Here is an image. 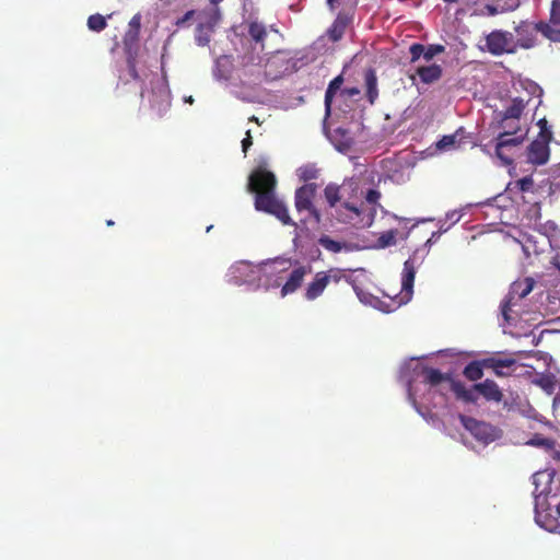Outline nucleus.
Instances as JSON below:
<instances>
[{
    "mask_svg": "<svg viewBox=\"0 0 560 560\" xmlns=\"http://www.w3.org/2000/svg\"><path fill=\"white\" fill-rule=\"evenodd\" d=\"M324 196L329 208L335 210L339 223L355 229L370 228L375 220V211L366 209L359 184L353 179L345 180L341 185L334 183L324 188Z\"/></svg>",
    "mask_w": 560,
    "mask_h": 560,
    "instance_id": "obj_1",
    "label": "nucleus"
},
{
    "mask_svg": "<svg viewBox=\"0 0 560 560\" xmlns=\"http://www.w3.org/2000/svg\"><path fill=\"white\" fill-rule=\"evenodd\" d=\"M532 478L537 524L560 534V477H556L552 470H542L535 472Z\"/></svg>",
    "mask_w": 560,
    "mask_h": 560,
    "instance_id": "obj_2",
    "label": "nucleus"
},
{
    "mask_svg": "<svg viewBox=\"0 0 560 560\" xmlns=\"http://www.w3.org/2000/svg\"><path fill=\"white\" fill-rule=\"evenodd\" d=\"M277 179L273 173L257 168L248 178V190L256 194L255 208L275 215L284 225H295L289 215L287 206L275 195Z\"/></svg>",
    "mask_w": 560,
    "mask_h": 560,
    "instance_id": "obj_3",
    "label": "nucleus"
},
{
    "mask_svg": "<svg viewBox=\"0 0 560 560\" xmlns=\"http://www.w3.org/2000/svg\"><path fill=\"white\" fill-rule=\"evenodd\" d=\"M419 250H416L411 257L404 262L401 272V287L400 291L396 292L394 296H390V305L387 306L385 312L394 311L401 305L407 304L413 294V283L417 269L420 266L422 259L418 258Z\"/></svg>",
    "mask_w": 560,
    "mask_h": 560,
    "instance_id": "obj_4",
    "label": "nucleus"
},
{
    "mask_svg": "<svg viewBox=\"0 0 560 560\" xmlns=\"http://www.w3.org/2000/svg\"><path fill=\"white\" fill-rule=\"evenodd\" d=\"M317 184L308 183L299 187L294 194V206L300 214H305L303 221H313L316 224L322 222L320 211L315 206L317 196Z\"/></svg>",
    "mask_w": 560,
    "mask_h": 560,
    "instance_id": "obj_5",
    "label": "nucleus"
},
{
    "mask_svg": "<svg viewBox=\"0 0 560 560\" xmlns=\"http://www.w3.org/2000/svg\"><path fill=\"white\" fill-rule=\"evenodd\" d=\"M273 264L281 266L279 269L280 271H285L291 266H295V268L291 271L288 280L281 288V296L283 298L294 293L298 289H300L305 276L312 272L311 265H301L298 260H294L293 262L291 259L276 258Z\"/></svg>",
    "mask_w": 560,
    "mask_h": 560,
    "instance_id": "obj_6",
    "label": "nucleus"
},
{
    "mask_svg": "<svg viewBox=\"0 0 560 560\" xmlns=\"http://www.w3.org/2000/svg\"><path fill=\"white\" fill-rule=\"evenodd\" d=\"M535 281L533 278L527 277L518 279L511 284L510 291L501 303V314L506 323L511 322V311L518 301L527 296L534 289Z\"/></svg>",
    "mask_w": 560,
    "mask_h": 560,
    "instance_id": "obj_7",
    "label": "nucleus"
},
{
    "mask_svg": "<svg viewBox=\"0 0 560 560\" xmlns=\"http://www.w3.org/2000/svg\"><path fill=\"white\" fill-rule=\"evenodd\" d=\"M486 48L493 56L516 52L513 34L502 30H494L486 36Z\"/></svg>",
    "mask_w": 560,
    "mask_h": 560,
    "instance_id": "obj_8",
    "label": "nucleus"
},
{
    "mask_svg": "<svg viewBox=\"0 0 560 560\" xmlns=\"http://www.w3.org/2000/svg\"><path fill=\"white\" fill-rule=\"evenodd\" d=\"M458 418L463 427L469 431L477 441L488 444L497 439V430L491 424L465 415H459Z\"/></svg>",
    "mask_w": 560,
    "mask_h": 560,
    "instance_id": "obj_9",
    "label": "nucleus"
},
{
    "mask_svg": "<svg viewBox=\"0 0 560 560\" xmlns=\"http://www.w3.org/2000/svg\"><path fill=\"white\" fill-rule=\"evenodd\" d=\"M220 21V11L212 8L207 20L199 22L195 28V42L199 47H206L210 44L214 28Z\"/></svg>",
    "mask_w": 560,
    "mask_h": 560,
    "instance_id": "obj_10",
    "label": "nucleus"
},
{
    "mask_svg": "<svg viewBox=\"0 0 560 560\" xmlns=\"http://www.w3.org/2000/svg\"><path fill=\"white\" fill-rule=\"evenodd\" d=\"M516 39L514 40L515 51L521 49H530L536 45L537 27L536 24L522 22L515 27Z\"/></svg>",
    "mask_w": 560,
    "mask_h": 560,
    "instance_id": "obj_11",
    "label": "nucleus"
},
{
    "mask_svg": "<svg viewBox=\"0 0 560 560\" xmlns=\"http://www.w3.org/2000/svg\"><path fill=\"white\" fill-rule=\"evenodd\" d=\"M151 108L161 118L171 108V93L166 85L159 84L152 89Z\"/></svg>",
    "mask_w": 560,
    "mask_h": 560,
    "instance_id": "obj_12",
    "label": "nucleus"
},
{
    "mask_svg": "<svg viewBox=\"0 0 560 560\" xmlns=\"http://www.w3.org/2000/svg\"><path fill=\"white\" fill-rule=\"evenodd\" d=\"M524 141V136L513 135V131L506 130L500 132L497 137L495 144V154L497 156L504 162L505 165H510L512 163V159L505 155L504 150L509 147H517Z\"/></svg>",
    "mask_w": 560,
    "mask_h": 560,
    "instance_id": "obj_13",
    "label": "nucleus"
},
{
    "mask_svg": "<svg viewBox=\"0 0 560 560\" xmlns=\"http://www.w3.org/2000/svg\"><path fill=\"white\" fill-rule=\"evenodd\" d=\"M352 21L353 13L348 11H340L327 31L328 38L334 43L339 42L343 37L346 30L350 26Z\"/></svg>",
    "mask_w": 560,
    "mask_h": 560,
    "instance_id": "obj_14",
    "label": "nucleus"
},
{
    "mask_svg": "<svg viewBox=\"0 0 560 560\" xmlns=\"http://www.w3.org/2000/svg\"><path fill=\"white\" fill-rule=\"evenodd\" d=\"M474 389L487 401L501 402L503 399V393L493 380L487 378L481 383H477L474 385Z\"/></svg>",
    "mask_w": 560,
    "mask_h": 560,
    "instance_id": "obj_15",
    "label": "nucleus"
},
{
    "mask_svg": "<svg viewBox=\"0 0 560 560\" xmlns=\"http://www.w3.org/2000/svg\"><path fill=\"white\" fill-rule=\"evenodd\" d=\"M527 159L535 165H542L549 159V147L540 140L533 141L528 147Z\"/></svg>",
    "mask_w": 560,
    "mask_h": 560,
    "instance_id": "obj_16",
    "label": "nucleus"
},
{
    "mask_svg": "<svg viewBox=\"0 0 560 560\" xmlns=\"http://www.w3.org/2000/svg\"><path fill=\"white\" fill-rule=\"evenodd\" d=\"M516 364V360L513 358H495L489 357L483 359V365L486 369H491L493 373L499 376H508L510 372H506L505 369H510Z\"/></svg>",
    "mask_w": 560,
    "mask_h": 560,
    "instance_id": "obj_17",
    "label": "nucleus"
},
{
    "mask_svg": "<svg viewBox=\"0 0 560 560\" xmlns=\"http://www.w3.org/2000/svg\"><path fill=\"white\" fill-rule=\"evenodd\" d=\"M326 276L322 271L315 273L313 280L307 284L304 298L308 301H314L319 298L327 288Z\"/></svg>",
    "mask_w": 560,
    "mask_h": 560,
    "instance_id": "obj_18",
    "label": "nucleus"
},
{
    "mask_svg": "<svg viewBox=\"0 0 560 560\" xmlns=\"http://www.w3.org/2000/svg\"><path fill=\"white\" fill-rule=\"evenodd\" d=\"M451 390L454 393L456 399L462 400L467 404H476L478 400L477 390L474 389V386L471 388H466V386L455 380H451Z\"/></svg>",
    "mask_w": 560,
    "mask_h": 560,
    "instance_id": "obj_19",
    "label": "nucleus"
},
{
    "mask_svg": "<svg viewBox=\"0 0 560 560\" xmlns=\"http://www.w3.org/2000/svg\"><path fill=\"white\" fill-rule=\"evenodd\" d=\"M521 0H494V3H487L485 10L491 16L516 10Z\"/></svg>",
    "mask_w": 560,
    "mask_h": 560,
    "instance_id": "obj_20",
    "label": "nucleus"
},
{
    "mask_svg": "<svg viewBox=\"0 0 560 560\" xmlns=\"http://www.w3.org/2000/svg\"><path fill=\"white\" fill-rule=\"evenodd\" d=\"M364 83L366 98L373 105L378 97L377 77L374 69L369 68L364 71Z\"/></svg>",
    "mask_w": 560,
    "mask_h": 560,
    "instance_id": "obj_21",
    "label": "nucleus"
},
{
    "mask_svg": "<svg viewBox=\"0 0 560 560\" xmlns=\"http://www.w3.org/2000/svg\"><path fill=\"white\" fill-rule=\"evenodd\" d=\"M526 107V102L521 97H515L512 100L511 104L500 113V117H503V120H518Z\"/></svg>",
    "mask_w": 560,
    "mask_h": 560,
    "instance_id": "obj_22",
    "label": "nucleus"
},
{
    "mask_svg": "<svg viewBox=\"0 0 560 560\" xmlns=\"http://www.w3.org/2000/svg\"><path fill=\"white\" fill-rule=\"evenodd\" d=\"M421 374L423 375V382L430 386H438L445 381L451 383L452 380L447 374H444L440 370L430 366H423Z\"/></svg>",
    "mask_w": 560,
    "mask_h": 560,
    "instance_id": "obj_23",
    "label": "nucleus"
},
{
    "mask_svg": "<svg viewBox=\"0 0 560 560\" xmlns=\"http://www.w3.org/2000/svg\"><path fill=\"white\" fill-rule=\"evenodd\" d=\"M417 74L423 83L430 84L438 81L442 77V68L435 63L427 67H419L417 69Z\"/></svg>",
    "mask_w": 560,
    "mask_h": 560,
    "instance_id": "obj_24",
    "label": "nucleus"
},
{
    "mask_svg": "<svg viewBox=\"0 0 560 560\" xmlns=\"http://www.w3.org/2000/svg\"><path fill=\"white\" fill-rule=\"evenodd\" d=\"M464 128H459L453 135L443 136L436 143L440 150H450L458 148L462 139L464 138Z\"/></svg>",
    "mask_w": 560,
    "mask_h": 560,
    "instance_id": "obj_25",
    "label": "nucleus"
},
{
    "mask_svg": "<svg viewBox=\"0 0 560 560\" xmlns=\"http://www.w3.org/2000/svg\"><path fill=\"white\" fill-rule=\"evenodd\" d=\"M342 83H343L342 75H338L335 79H332L328 84V88L325 93V110H326L327 116L330 115L332 98H334L335 94L337 93V91L340 90Z\"/></svg>",
    "mask_w": 560,
    "mask_h": 560,
    "instance_id": "obj_26",
    "label": "nucleus"
},
{
    "mask_svg": "<svg viewBox=\"0 0 560 560\" xmlns=\"http://www.w3.org/2000/svg\"><path fill=\"white\" fill-rule=\"evenodd\" d=\"M486 368V365H483V359L482 360H478V361H471L470 363H468L464 371H463V375L471 381V382H476L480 378H482L483 376V369Z\"/></svg>",
    "mask_w": 560,
    "mask_h": 560,
    "instance_id": "obj_27",
    "label": "nucleus"
},
{
    "mask_svg": "<svg viewBox=\"0 0 560 560\" xmlns=\"http://www.w3.org/2000/svg\"><path fill=\"white\" fill-rule=\"evenodd\" d=\"M318 244L331 253H339L342 249H348L347 243L335 241L328 235H322L318 238Z\"/></svg>",
    "mask_w": 560,
    "mask_h": 560,
    "instance_id": "obj_28",
    "label": "nucleus"
},
{
    "mask_svg": "<svg viewBox=\"0 0 560 560\" xmlns=\"http://www.w3.org/2000/svg\"><path fill=\"white\" fill-rule=\"evenodd\" d=\"M382 197L381 191L377 189H369L364 195V205L366 209H374L375 214L377 213V209H383L382 205L380 203V199Z\"/></svg>",
    "mask_w": 560,
    "mask_h": 560,
    "instance_id": "obj_29",
    "label": "nucleus"
},
{
    "mask_svg": "<svg viewBox=\"0 0 560 560\" xmlns=\"http://www.w3.org/2000/svg\"><path fill=\"white\" fill-rule=\"evenodd\" d=\"M248 34L256 43L262 44L267 37V30L262 23L254 21L248 25Z\"/></svg>",
    "mask_w": 560,
    "mask_h": 560,
    "instance_id": "obj_30",
    "label": "nucleus"
},
{
    "mask_svg": "<svg viewBox=\"0 0 560 560\" xmlns=\"http://www.w3.org/2000/svg\"><path fill=\"white\" fill-rule=\"evenodd\" d=\"M88 27L92 32H102L107 27V22L105 16L100 13L92 14L88 19Z\"/></svg>",
    "mask_w": 560,
    "mask_h": 560,
    "instance_id": "obj_31",
    "label": "nucleus"
},
{
    "mask_svg": "<svg viewBox=\"0 0 560 560\" xmlns=\"http://www.w3.org/2000/svg\"><path fill=\"white\" fill-rule=\"evenodd\" d=\"M324 276H326L327 283H339L341 280H346L347 271L340 268H329L325 271H322Z\"/></svg>",
    "mask_w": 560,
    "mask_h": 560,
    "instance_id": "obj_32",
    "label": "nucleus"
},
{
    "mask_svg": "<svg viewBox=\"0 0 560 560\" xmlns=\"http://www.w3.org/2000/svg\"><path fill=\"white\" fill-rule=\"evenodd\" d=\"M141 26V16L139 14H136L131 18L129 22V31L127 32L125 36V42L127 43L128 39L135 40L139 36Z\"/></svg>",
    "mask_w": 560,
    "mask_h": 560,
    "instance_id": "obj_33",
    "label": "nucleus"
},
{
    "mask_svg": "<svg viewBox=\"0 0 560 560\" xmlns=\"http://www.w3.org/2000/svg\"><path fill=\"white\" fill-rule=\"evenodd\" d=\"M396 230H388L380 235L377 238V246L380 248H386L396 244Z\"/></svg>",
    "mask_w": 560,
    "mask_h": 560,
    "instance_id": "obj_34",
    "label": "nucleus"
},
{
    "mask_svg": "<svg viewBox=\"0 0 560 560\" xmlns=\"http://www.w3.org/2000/svg\"><path fill=\"white\" fill-rule=\"evenodd\" d=\"M551 25L545 22L536 23L537 33L540 32L545 37L556 40L560 35V30H555Z\"/></svg>",
    "mask_w": 560,
    "mask_h": 560,
    "instance_id": "obj_35",
    "label": "nucleus"
},
{
    "mask_svg": "<svg viewBox=\"0 0 560 560\" xmlns=\"http://www.w3.org/2000/svg\"><path fill=\"white\" fill-rule=\"evenodd\" d=\"M299 176L304 182L316 179L318 170L314 165L307 164L299 168Z\"/></svg>",
    "mask_w": 560,
    "mask_h": 560,
    "instance_id": "obj_36",
    "label": "nucleus"
},
{
    "mask_svg": "<svg viewBox=\"0 0 560 560\" xmlns=\"http://www.w3.org/2000/svg\"><path fill=\"white\" fill-rule=\"evenodd\" d=\"M549 22L553 26L560 28V0H552Z\"/></svg>",
    "mask_w": 560,
    "mask_h": 560,
    "instance_id": "obj_37",
    "label": "nucleus"
},
{
    "mask_svg": "<svg viewBox=\"0 0 560 560\" xmlns=\"http://www.w3.org/2000/svg\"><path fill=\"white\" fill-rule=\"evenodd\" d=\"M499 127L503 129V131L511 130L513 135H516L520 131L518 120H503V117L500 118Z\"/></svg>",
    "mask_w": 560,
    "mask_h": 560,
    "instance_id": "obj_38",
    "label": "nucleus"
},
{
    "mask_svg": "<svg viewBox=\"0 0 560 560\" xmlns=\"http://www.w3.org/2000/svg\"><path fill=\"white\" fill-rule=\"evenodd\" d=\"M409 52L411 56V62L417 61L421 56L424 57V46L419 43H415L410 46Z\"/></svg>",
    "mask_w": 560,
    "mask_h": 560,
    "instance_id": "obj_39",
    "label": "nucleus"
},
{
    "mask_svg": "<svg viewBox=\"0 0 560 560\" xmlns=\"http://www.w3.org/2000/svg\"><path fill=\"white\" fill-rule=\"evenodd\" d=\"M347 283H349L352 289L354 290L355 294L358 295V298L361 300V301H364V292L363 290L360 288L359 285V282L358 280L352 277V275H348L347 273V277H346V280H345Z\"/></svg>",
    "mask_w": 560,
    "mask_h": 560,
    "instance_id": "obj_40",
    "label": "nucleus"
},
{
    "mask_svg": "<svg viewBox=\"0 0 560 560\" xmlns=\"http://www.w3.org/2000/svg\"><path fill=\"white\" fill-rule=\"evenodd\" d=\"M443 50L444 47L442 45H430L429 47H424V59L430 61L434 56Z\"/></svg>",
    "mask_w": 560,
    "mask_h": 560,
    "instance_id": "obj_41",
    "label": "nucleus"
},
{
    "mask_svg": "<svg viewBox=\"0 0 560 560\" xmlns=\"http://www.w3.org/2000/svg\"><path fill=\"white\" fill-rule=\"evenodd\" d=\"M196 14L195 10L187 11L182 18L177 19L175 25L177 27L186 26L187 22H189Z\"/></svg>",
    "mask_w": 560,
    "mask_h": 560,
    "instance_id": "obj_42",
    "label": "nucleus"
},
{
    "mask_svg": "<svg viewBox=\"0 0 560 560\" xmlns=\"http://www.w3.org/2000/svg\"><path fill=\"white\" fill-rule=\"evenodd\" d=\"M517 185L520 187V189L522 191H528L533 188L534 186V180L532 177L529 176H526V177H523L521 178L518 182H517Z\"/></svg>",
    "mask_w": 560,
    "mask_h": 560,
    "instance_id": "obj_43",
    "label": "nucleus"
},
{
    "mask_svg": "<svg viewBox=\"0 0 560 560\" xmlns=\"http://www.w3.org/2000/svg\"><path fill=\"white\" fill-rule=\"evenodd\" d=\"M539 124H544L540 131V137L542 138L541 142H546L548 144V142L551 140L552 133L545 127L547 124L545 119L540 120Z\"/></svg>",
    "mask_w": 560,
    "mask_h": 560,
    "instance_id": "obj_44",
    "label": "nucleus"
},
{
    "mask_svg": "<svg viewBox=\"0 0 560 560\" xmlns=\"http://www.w3.org/2000/svg\"><path fill=\"white\" fill-rule=\"evenodd\" d=\"M252 144H253V138H252L250 131L248 130L246 132V137L242 140L243 152L246 153L248 151V149L252 147Z\"/></svg>",
    "mask_w": 560,
    "mask_h": 560,
    "instance_id": "obj_45",
    "label": "nucleus"
},
{
    "mask_svg": "<svg viewBox=\"0 0 560 560\" xmlns=\"http://www.w3.org/2000/svg\"><path fill=\"white\" fill-rule=\"evenodd\" d=\"M341 93L348 97H353L360 94V90L358 88H346Z\"/></svg>",
    "mask_w": 560,
    "mask_h": 560,
    "instance_id": "obj_46",
    "label": "nucleus"
},
{
    "mask_svg": "<svg viewBox=\"0 0 560 560\" xmlns=\"http://www.w3.org/2000/svg\"><path fill=\"white\" fill-rule=\"evenodd\" d=\"M256 59H257V65L260 63L261 58L259 56H257ZM249 63H255V57H253V56L252 57L244 56L243 59H242V65L243 66H247Z\"/></svg>",
    "mask_w": 560,
    "mask_h": 560,
    "instance_id": "obj_47",
    "label": "nucleus"
},
{
    "mask_svg": "<svg viewBox=\"0 0 560 560\" xmlns=\"http://www.w3.org/2000/svg\"><path fill=\"white\" fill-rule=\"evenodd\" d=\"M541 386L546 389H551L552 383L550 381H546V382L541 383Z\"/></svg>",
    "mask_w": 560,
    "mask_h": 560,
    "instance_id": "obj_48",
    "label": "nucleus"
},
{
    "mask_svg": "<svg viewBox=\"0 0 560 560\" xmlns=\"http://www.w3.org/2000/svg\"><path fill=\"white\" fill-rule=\"evenodd\" d=\"M130 72H131V77H132L133 79H137V78H138V73H137V71H136V69H135V66H133V65H131V66H130Z\"/></svg>",
    "mask_w": 560,
    "mask_h": 560,
    "instance_id": "obj_49",
    "label": "nucleus"
},
{
    "mask_svg": "<svg viewBox=\"0 0 560 560\" xmlns=\"http://www.w3.org/2000/svg\"><path fill=\"white\" fill-rule=\"evenodd\" d=\"M327 1V4L330 7V9H334L335 8V2L337 0H326Z\"/></svg>",
    "mask_w": 560,
    "mask_h": 560,
    "instance_id": "obj_50",
    "label": "nucleus"
},
{
    "mask_svg": "<svg viewBox=\"0 0 560 560\" xmlns=\"http://www.w3.org/2000/svg\"><path fill=\"white\" fill-rule=\"evenodd\" d=\"M549 229H551L555 233H558V228L552 223L551 225H548Z\"/></svg>",
    "mask_w": 560,
    "mask_h": 560,
    "instance_id": "obj_51",
    "label": "nucleus"
},
{
    "mask_svg": "<svg viewBox=\"0 0 560 560\" xmlns=\"http://www.w3.org/2000/svg\"><path fill=\"white\" fill-rule=\"evenodd\" d=\"M556 265H557L558 269L560 270V255L556 256Z\"/></svg>",
    "mask_w": 560,
    "mask_h": 560,
    "instance_id": "obj_52",
    "label": "nucleus"
},
{
    "mask_svg": "<svg viewBox=\"0 0 560 560\" xmlns=\"http://www.w3.org/2000/svg\"><path fill=\"white\" fill-rule=\"evenodd\" d=\"M115 224V222L113 220H107L106 221V225L107 226H113Z\"/></svg>",
    "mask_w": 560,
    "mask_h": 560,
    "instance_id": "obj_53",
    "label": "nucleus"
},
{
    "mask_svg": "<svg viewBox=\"0 0 560 560\" xmlns=\"http://www.w3.org/2000/svg\"><path fill=\"white\" fill-rule=\"evenodd\" d=\"M212 4H218L219 2H221L222 0H209Z\"/></svg>",
    "mask_w": 560,
    "mask_h": 560,
    "instance_id": "obj_54",
    "label": "nucleus"
},
{
    "mask_svg": "<svg viewBox=\"0 0 560 560\" xmlns=\"http://www.w3.org/2000/svg\"><path fill=\"white\" fill-rule=\"evenodd\" d=\"M458 0H444V2H447V3H453V2H457Z\"/></svg>",
    "mask_w": 560,
    "mask_h": 560,
    "instance_id": "obj_55",
    "label": "nucleus"
},
{
    "mask_svg": "<svg viewBox=\"0 0 560 560\" xmlns=\"http://www.w3.org/2000/svg\"><path fill=\"white\" fill-rule=\"evenodd\" d=\"M186 102L192 103V102H194L192 96H189V97L186 100Z\"/></svg>",
    "mask_w": 560,
    "mask_h": 560,
    "instance_id": "obj_56",
    "label": "nucleus"
},
{
    "mask_svg": "<svg viewBox=\"0 0 560 560\" xmlns=\"http://www.w3.org/2000/svg\"><path fill=\"white\" fill-rule=\"evenodd\" d=\"M386 296H388L390 299V294H393V291H389V293H384Z\"/></svg>",
    "mask_w": 560,
    "mask_h": 560,
    "instance_id": "obj_57",
    "label": "nucleus"
},
{
    "mask_svg": "<svg viewBox=\"0 0 560 560\" xmlns=\"http://www.w3.org/2000/svg\"><path fill=\"white\" fill-rule=\"evenodd\" d=\"M250 120L257 121V118H256L255 116H253V117L250 118Z\"/></svg>",
    "mask_w": 560,
    "mask_h": 560,
    "instance_id": "obj_58",
    "label": "nucleus"
}]
</instances>
